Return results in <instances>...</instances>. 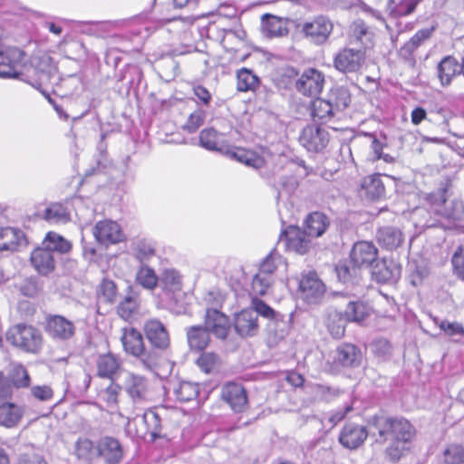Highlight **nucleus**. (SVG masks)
Returning <instances> with one entry per match:
<instances>
[{
  "mask_svg": "<svg viewBox=\"0 0 464 464\" xmlns=\"http://www.w3.org/2000/svg\"><path fill=\"white\" fill-rule=\"evenodd\" d=\"M300 299L308 305L321 304L326 294V285L314 271L304 273L299 281Z\"/></svg>",
  "mask_w": 464,
  "mask_h": 464,
  "instance_id": "obj_5",
  "label": "nucleus"
},
{
  "mask_svg": "<svg viewBox=\"0 0 464 464\" xmlns=\"http://www.w3.org/2000/svg\"><path fill=\"white\" fill-rule=\"evenodd\" d=\"M31 392L40 401H49L53 395V390L47 385L34 386L31 389Z\"/></svg>",
  "mask_w": 464,
  "mask_h": 464,
  "instance_id": "obj_60",
  "label": "nucleus"
},
{
  "mask_svg": "<svg viewBox=\"0 0 464 464\" xmlns=\"http://www.w3.org/2000/svg\"><path fill=\"white\" fill-rule=\"evenodd\" d=\"M162 280L166 286L172 291H177L181 288L182 276L174 269H166L162 275Z\"/></svg>",
  "mask_w": 464,
  "mask_h": 464,
  "instance_id": "obj_54",
  "label": "nucleus"
},
{
  "mask_svg": "<svg viewBox=\"0 0 464 464\" xmlns=\"http://www.w3.org/2000/svg\"><path fill=\"white\" fill-rule=\"evenodd\" d=\"M6 340L25 352L36 353L41 347L42 335L36 328L19 324L7 331Z\"/></svg>",
  "mask_w": 464,
  "mask_h": 464,
  "instance_id": "obj_4",
  "label": "nucleus"
},
{
  "mask_svg": "<svg viewBox=\"0 0 464 464\" xmlns=\"http://www.w3.org/2000/svg\"><path fill=\"white\" fill-rule=\"evenodd\" d=\"M373 280L381 284H393L401 277L400 263H370Z\"/></svg>",
  "mask_w": 464,
  "mask_h": 464,
  "instance_id": "obj_21",
  "label": "nucleus"
},
{
  "mask_svg": "<svg viewBox=\"0 0 464 464\" xmlns=\"http://www.w3.org/2000/svg\"><path fill=\"white\" fill-rule=\"evenodd\" d=\"M147 339L157 349L165 350L169 345V333L164 324L157 319H150L144 325Z\"/></svg>",
  "mask_w": 464,
  "mask_h": 464,
  "instance_id": "obj_20",
  "label": "nucleus"
},
{
  "mask_svg": "<svg viewBox=\"0 0 464 464\" xmlns=\"http://www.w3.org/2000/svg\"><path fill=\"white\" fill-rule=\"evenodd\" d=\"M365 62V53L362 49L344 48L334 57V67L344 73L358 72Z\"/></svg>",
  "mask_w": 464,
  "mask_h": 464,
  "instance_id": "obj_9",
  "label": "nucleus"
},
{
  "mask_svg": "<svg viewBox=\"0 0 464 464\" xmlns=\"http://www.w3.org/2000/svg\"><path fill=\"white\" fill-rule=\"evenodd\" d=\"M197 364L202 372L206 373H213L218 371L221 360L215 353H203L197 359Z\"/></svg>",
  "mask_w": 464,
  "mask_h": 464,
  "instance_id": "obj_41",
  "label": "nucleus"
},
{
  "mask_svg": "<svg viewBox=\"0 0 464 464\" xmlns=\"http://www.w3.org/2000/svg\"><path fill=\"white\" fill-rule=\"evenodd\" d=\"M93 234L102 246L107 247L116 243V225L111 220L98 222L94 227Z\"/></svg>",
  "mask_w": 464,
  "mask_h": 464,
  "instance_id": "obj_26",
  "label": "nucleus"
},
{
  "mask_svg": "<svg viewBox=\"0 0 464 464\" xmlns=\"http://www.w3.org/2000/svg\"><path fill=\"white\" fill-rule=\"evenodd\" d=\"M72 243L57 234L50 231L46 234L40 246L34 249L30 261H54L62 255L72 250Z\"/></svg>",
  "mask_w": 464,
  "mask_h": 464,
  "instance_id": "obj_3",
  "label": "nucleus"
},
{
  "mask_svg": "<svg viewBox=\"0 0 464 464\" xmlns=\"http://www.w3.org/2000/svg\"><path fill=\"white\" fill-rule=\"evenodd\" d=\"M205 300L213 306H220L225 300L224 295L218 290H212L208 293Z\"/></svg>",
  "mask_w": 464,
  "mask_h": 464,
  "instance_id": "obj_64",
  "label": "nucleus"
},
{
  "mask_svg": "<svg viewBox=\"0 0 464 464\" xmlns=\"http://www.w3.org/2000/svg\"><path fill=\"white\" fill-rule=\"evenodd\" d=\"M367 436L368 431L365 427L355 423H347L340 432L339 442L346 449L355 450L364 442Z\"/></svg>",
  "mask_w": 464,
  "mask_h": 464,
  "instance_id": "obj_19",
  "label": "nucleus"
},
{
  "mask_svg": "<svg viewBox=\"0 0 464 464\" xmlns=\"http://www.w3.org/2000/svg\"><path fill=\"white\" fill-rule=\"evenodd\" d=\"M40 290L38 283L32 277L24 280V284L20 286L21 293L29 297L35 296Z\"/></svg>",
  "mask_w": 464,
  "mask_h": 464,
  "instance_id": "obj_58",
  "label": "nucleus"
},
{
  "mask_svg": "<svg viewBox=\"0 0 464 464\" xmlns=\"http://www.w3.org/2000/svg\"><path fill=\"white\" fill-rule=\"evenodd\" d=\"M45 330L52 338L59 341L69 340L75 334L74 324L62 315H49Z\"/></svg>",
  "mask_w": 464,
  "mask_h": 464,
  "instance_id": "obj_15",
  "label": "nucleus"
},
{
  "mask_svg": "<svg viewBox=\"0 0 464 464\" xmlns=\"http://www.w3.org/2000/svg\"><path fill=\"white\" fill-rule=\"evenodd\" d=\"M369 138H371V150H372V160H381V156L382 153L383 143H382L378 139H376L372 134H367Z\"/></svg>",
  "mask_w": 464,
  "mask_h": 464,
  "instance_id": "obj_61",
  "label": "nucleus"
},
{
  "mask_svg": "<svg viewBox=\"0 0 464 464\" xmlns=\"http://www.w3.org/2000/svg\"><path fill=\"white\" fill-rule=\"evenodd\" d=\"M6 377L10 380L13 389L27 388L30 385L29 373L21 364L14 365Z\"/></svg>",
  "mask_w": 464,
  "mask_h": 464,
  "instance_id": "obj_37",
  "label": "nucleus"
},
{
  "mask_svg": "<svg viewBox=\"0 0 464 464\" xmlns=\"http://www.w3.org/2000/svg\"><path fill=\"white\" fill-rule=\"evenodd\" d=\"M206 113L202 110H197L188 117L184 129L189 133L195 132L204 122Z\"/></svg>",
  "mask_w": 464,
  "mask_h": 464,
  "instance_id": "obj_55",
  "label": "nucleus"
},
{
  "mask_svg": "<svg viewBox=\"0 0 464 464\" xmlns=\"http://www.w3.org/2000/svg\"><path fill=\"white\" fill-rule=\"evenodd\" d=\"M324 85V75L316 69L305 70L295 82L296 90L306 96L321 93Z\"/></svg>",
  "mask_w": 464,
  "mask_h": 464,
  "instance_id": "obj_11",
  "label": "nucleus"
},
{
  "mask_svg": "<svg viewBox=\"0 0 464 464\" xmlns=\"http://www.w3.org/2000/svg\"><path fill=\"white\" fill-rule=\"evenodd\" d=\"M25 245L26 238L22 230L9 227L0 228V251L14 252Z\"/></svg>",
  "mask_w": 464,
  "mask_h": 464,
  "instance_id": "obj_22",
  "label": "nucleus"
},
{
  "mask_svg": "<svg viewBox=\"0 0 464 464\" xmlns=\"http://www.w3.org/2000/svg\"><path fill=\"white\" fill-rule=\"evenodd\" d=\"M75 455L79 459L92 460L97 458L96 446L89 439H79L75 444Z\"/></svg>",
  "mask_w": 464,
  "mask_h": 464,
  "instance_id": "obj_46",
  "label": "nucleus"
},
{
  "mask_svg": "<svg viewBox=\"0 0 464 464\" xmlns=\"http://www.w3.org/2000/svg\"><path fill=\"white\" fill-rule=\"evenodd\" d=\"M334 270L338 280L343 284H356L361 276L359 263H338Z\"/></svg>",
  "mask_w": 464,
  "mask_h": 464,
  "instance_id": "obj_28",
  "label": "nucleus"
},
{
  "mask_svg": "<svg viewBox=\"0 0 464 464\" xmlns=\"http://www.w3.org/2000/svg\"><path fill=\"white\" fill-rule=\"evenodd\" d=\"M124 388L132 398H142L147 390L145 378L127 373Z\"/></svg>",
  "mask_w": 464,
  "mask_h": 464,
  "instance_id": "obj_36",
  "label": "nucleus"
},
{
  "mask_svg": "<svg viewBox=\"0 0 464 464\" xmlns=\"http://www.w3.org/2000/svg\"><path fill=\"white\" fill-rule=\"evenodd\" d=\"M300 27L306 39L320 45L329 39L334 30V23L328 16L320 14L304 22Z\"/></svg>",
  "mask_w": 464,
  "mask_h": 464,
  "instance_id": "obj_7",
  "label": "nucleus"
},
{
  "mask_svg": "<svg viewBox=\"0 0 464 464\" xmlns=\"http://www.w3.org/2000/svg\"><path fill=\"white\" fill-rule=\"evenodd\" d=\"M14 390L10 383V380L0 372V401L10 399L13 395Z\"/></svg>",
  "mask_w": 464,
  "mask_h": 464,
  "instance_id": "obj_59",
  "label": "nucleus"
},
{
  "mask_svg": "<svg viewBox=\"0 0 464 464\" xmlns=\"http://www.w3.org/2000/svg\"><path fill=\"white\" fill-rule=\"evenodd\" d=\"M255 311L256 314L261 315L269 321L270 324L284 323V315L275 311L272 307L266 304L264 301L255 296L251 299L250 308Z\"/></svg>",
  "mask_w": 464,
  "mask_h": 464,
  "instance_id": "obj_30",
  "label": "nucleus"
},
{
  "mask_svg": "<svg viewBox=\"0 0 464 464\" xmlns=\"http://www.w3.org/2000/svg\"><path fill=\"white\" fill-rule=\"evenodd\" d=\"M419 4V0H388L387 10L394 17L407 16L415 11Z\"/></svg>",
  "mask_w": 464,
  "mask_h": 464,
  "instance_id": "obj_32",
  "label": "nucleus"
},
{
  "mask_svg": "<svg viewBox=\"0 0 464 464\" xmlns=\"http://www.w3.org/2000/svg\"><path fill=\"white\" fill-rule=\"evenodd\" d=\"M433 206L435 212L448 220L456 222L464 218V202L459 198L446 199L444 194L440 193Z\"/></svg>",
  "mask_w": 464,
  "mask_h": 464,
  "instance_id": "obj_13",
  "label": "nucleus"
},
{
  "mask_svg": "<svg viewBox=\"0 0 464 464\" xmlns=\"http://www.w3.org/2000/svg\"><path fill=\"white\" fill-rule=\"evenodd\" d=\"M368 315L367 306L360 301H350L344 316L350 322H361Z\"/></svg>",
  "mask_w": 464,
  "mask_h": 464,
  "instance_id": "obj_47",
  "label": "nucleus"
},
{
  "mask_svg": "<svg viewBox=\"0 0 464 464\" xmlns=\"http://www.w3.org/2000/svg\"><path fill=\"white\" fill-rule=\"evenodd\" d=\"M328 101L334 111H341L346 109L351 102L349 91L343 87H338L332 91Z\"/></svg>",
  "mask_w": 464,
  "mask_h": 464,
  "instance_id": "obj_38",
  "label": "nucleus"
},
{
  "mask_svg": "<svg viewBox=\"0 0 464 464\" xmlns=\"http://www.w3.org/2000/svg\"><path fill=\"white\" fill-rule=\"evenodd\" d=\"M97 368L100 377L109 379L111 382L104 391L102 398L109 406L113 407L116 404V387L113 385L116 359L111 354L101 356L97 362Z\"/></svg>",
  "mask_w": 464,
  "mask_h": 464,
  "instance_id": "obj_10",
  "label": "nucleus"
},
{
  "mask_svg": "<svg viewBox=\"0 0 464 464\" xmlns=\"http://www.w3.org/2000/svg\"><path fill=\"white\" fill-rule=\"evenodd\" d=\"M161 424L160 415L154 411H148L142 416L132 420H128L127 432L137 437L150 435L151 440L160 438Z\"/></svg>",
  "mask_w": 464,
  "mask_h": 464,
  "instance_id": "obj_6",
  "label": "nucleus"
},
{
  "mask_svg": "<svg viewBox=\"0 0 464 464\" xmlns=\"http://www.w3.org/2000/svg\"><path fill=\"white\" fill-rule=\"evenodd\" d=\"M229 318L217 308H208L206 312L204 327L217 338L226 339L230 331Z\"/></svg>",
  "mask_w": 464,
  "mask_h": 464,
  "instance_id": "obj_14",
  "label": "nucleus"
},
{
  "mask_svg": "<svg viewBox=\"0 0 464 464\" xmlns=\"http://www.w3.org/2000/svg\"><path fill=\"white\" fill-rule=\"evenodd\" d=\"M24 415V409L14 402L0 404V426L7 429L16 427Z\"/></svg>",
  "mask_w": 464,
  "mask_h": 464,
  "instance_id": "obj_24",
  "label": "nucleus"
},
{
  "mask_svg": "<svg viewBox=\"0 0 464 464\" xmlns=\"http://www.w3.org/2000/svg\"><path fill=\"white\" fill-rule=\"evenodd\" d=\"M218 132L213 128L203 130L199 135V142L202 147L209 150H220L218 147Z\"/></svg>",
  "mask_w": 464,
  "mask_h": 464,
  "instance_id": "obj_51",
  "label": "nucleus"
},
{
  "mask_svg": "<svg viewBox=\"0 0 464 464\" xmlns=\"http://www.w3.org/2000/svg\"><path fill=\"white\" fill-rule=\"evenodd\" d=\"M97 458H102L107 464H116V439L102 438L97 446Z\"/></svg>",
  "mask_w": 464,
  "mask_h": 464,
  "instance_id": "obj_31",
  "label": "nucleus"
},
{
  "mask_svg": "<svg viewBox=\"0 0 464 464\" xmlns=\"http://www.w3.org/2000/svg\"><path fill=\"white\" fill-rule=\"evenodd\" d=\"M361 361L362 353L355 345L342 343L334 352L330 362L331 371L338 372L343 368H354L360 365Z\"/></svg>",
  "mask_w": 464,
  "mask_h": 464,
  "instance_id": "obj_8",
  "label": "nucleus"
},
{
  "mask_svg": "<svg viewBox=\"0 0 464 464\" xmlns=\"http://www.w3.org/2000/svg\"><path fill=\"white\" fill-rule=\"evenodd\" d=\"M227 153H229L231 158L237 160L239 162H242L247 166L257 167L256 162L259 160L256 159L253 154L244 150L237 149L234 151H227Z\"/></svg>",
  "mask_w": 464,
  "mask_h": 464,
  "instance_id": "obj_56",
  "label": "nucleus"
},
{
  "mask_svg": "<svg viewBox=\"0 0 464 464\" xmlns=\"http://www.w3.org/2000/svg\"><path fill=\"white\" fill-rule=\"evenodd\" d=\"M187 338L189 347L192 350H204L209 341V333L202 325L191 326L187 330Z\"/></svg>",
  "mask_w": 464,
  "mask_h": 464,
  "instance_id": "obj_27",
  "label": "nucleus"
},
{
  "mask_svg": "<svg viewBox=\"0 0 464 464\" xmlns=\"http://www.w3.org/2000/svg\"><path fill=\"white\" fill-rule=\"evenodd\" d=\"M265 26L266 30L272 36L280 35L282 33L281 21L275 16H271Z\"/></svg>",
  "mask_w": 464,
  "mask_h": 464,
  "instance_id": "obj_62",
  "label": "nucleus"
},
{
  "mask_svg": "<svg viewBox=\"0 0 464 464\" xmlns=\"http://www.w3.org/2000/svg\"><path fill=\"white\" fill-rule=\"evenodd\" d=\"M378 250L369 241H360L353 245L351 251V261H376Z\"/></svg>",
  "mask_w": 464,
  "mask_h": 464,
  "instance_id": "obj_29",
  "label": "nucleus"
},
{
  "mask_svg": "<svg viewBox=\"0 0 464 464\" xmlns=\"http://www.w3.org/2000/svg\"><path fill=\"white\" fill-rule=\"evenodd\" d=\"M407 270L410 282L414 286L420 285L430 274L427 263H407Z\"/></svg>",
  "mask_w": 464,
  "mask_h": 464,
  "instance_id": "obj_44",
  "label": "nucleus"
},
{
  "mask_svg": "<svg viewBox=\"0 0 464 464\" xmlns=\"http://www.w3.org/2000/svg\"><path fill=\"white\" fill-rule=\"evenodd\" d=\"M312 392L318 400L326 402L335 400L342 393L339 388L324 384H314L312 387Z\"/></svg>",
  "mask_w": 464,
  "mask_h": 464,
  "instance_id": "obj_48",
  "label": "nucleus"
},
{
  "mask_svg": "<svg viewBox=\"0 0 464 464\" xmlns=\"http://www.w3.org/2000/svg\"><path fill=\"white\" fill-rule=\"evenodd\" d=\"M285 246L288 250L298 254H305L311 247V236H308L305 229L298 227L289 226L284 232Z\"/></svg>",
  "mask_w": 464,
  "mask_h": 464,
  "instance_id": "obj_17",
  "label": "nucleus"
},
{
  "mask_svg": "<svg viewBox=\"0 0 464 464\" xmlns=\"http://www.w3.org/2000/svg\"><path fill=\"white\" fill-rule=\"evenodd\" d=\"M44 218L52 224L67 223L70 220L68 209L61 203H52L44 210Z\"/></svg>",
  "mask_w": 464,
  "mask_h": 464,
  "instance_id": "obj_34",
  "label": "nucleus"
},
{
  "mask_svg": "<svg viewBox=\"0 0 464 464\" xmlns=\"http://www.w3.org/2000/svg\"><path fill=\"white\" fill-rule=\"evenodd\" d=\"M361 187L362 189L365 192V196L372 200L379 198L384 193V186L381 180L380 176L378 175H372L364 178Z\"/></svg>",
  "mask_w": 464,
  "mask_h": 464,
  "instance_id": "obj_35",
  "label": "nucleus"
},
{
  "mask_svg": "<svg viewBox=\"0 0 464 464\" xmlns=\"http://www.w3.org/2000/svg\"><path fill=\"white\" fill-rule=\"evenodd\" d=\"M234 328L237 334L243 338L257 334L259 324L257 315L251 309H244L235 315Z\"/></svg>",
  "mask_w": 464,
  "mask_h": 464,
  "instance_id": "obj_18",
  "label": "nucleus"
},
{
  "mask_svg": "<svg viewBox=\"0 0 464 464\" xmlns=\"http://www.w3.org/2000/svg\"><path fill=\"white\" fill-rule=\"evenodd\" d=\"M18 464H47L35 453H24L19 457Z\"/></svg>",
  "mask_w": 464,
  "mask_h": 464,
  "instance_id": "obj_63",
  "label": "nucleus"
},
{
  "mask_svg": "<svg viewBox=\"0 0 464 464\" xmlns=\"http://www.w3.org/2000/svg\"><path fill=\"white\" fill-rule=\"evenodd\" d=\"M198 386L189 382H181L174 388V394L178 401L186 402L196 399L198 395Z\"/></svg>",
  "mask_w": 464,
  "mask_h": 464,
  "instance_id": "obj_40",
  "label": "nucleus"
},
{
  "mask_svg": "<svg viewBox=\"0 0 464 464\" xmlns=\"http://www.w3.org/2000/svg\"><path fill=\"white\" fill-rule=\"evenodd\" d=\"M237 90L239 92H247L255 90L258 85V78L248 69L243 68L237 72Z\"/></svg>",
  "mask_w": 464,
  "mask_h": 464,
  "instance_id": "obj_45",
  "label": "nucleus"
},
{
  "mask_svg": "<svg viewBox=\"0 0 464 464\" xmlns=\"http://www.w3.org/2000/svg\"><path fill=\"white\" fill-rule=\"evenodd\" d=\"M346 321V318H343L342 314L338 312L329 314L326 325L334 338L339 339L343 336Z\"/></svg>",
  "mask_w": 464,
  "mask_h": 464,
  "instance_id": "obj_43",
  "label": "nucleus"
},
{
  "mask_svg": "<svg viewBox=\"0 0 464 464\" xmlns=\"http://www.w3.org/2000/svg\"><path fill=\"white\" fill-rule=\"evenodd\" d=\"M329 218L321 212H313L304 220V228L308 236L321 237L329 227Z\"/></svg>",
  "mask_w": 464,
  "mask_h": 464,
  "instance_id": "obj_25",
  "label": "nucleus"
},
{
  "mask_svg": "<svg viewBox=\"0 0 464 464\" xmlns=\"http://www.w3.org/2000/svg\"><path fill=\"white\" fill-rule=\"evenodd\" d=\"M136 281L144 288L153 289L157 285L158 276L152 268L143 266L136 275Z\"/></svg>",
  "mask_w": 464,
  "mask_h": 464,
  "instance_id": "obj_50",
  "label": "nucleus"
},
{
  "mask_svg": "<svg viewBox=\"0 0 464 464\" xmlns=\"http://www.w3.org/2000/svg\"><path fill=\"white\" fill-rule=\"evenodd\" d=\"M440 328L448 335L452 337L464 335V328L462 324L457 322L451 323L449 321H441L440 324Z\"/></svg>",
  "mask_w": 464,
  "mask_h": 464,
  "instance_id": "obj_57",
  "label": "nucleus"
},
{
  "mask_svg": "<svg viewBox=\"0 0 464 464\" xmlns=\"http://www.w3.org/2000/svg\"><path fill=\"white\" fill-rule=\"evenodd\" d=\"M351 37L367 46L371 43L372 34L363 21L356 20L351 25Z\"/></svg>",
  "mask_w": 464,
  "mask_h": 464,
  "instance_id": "obj_49",
  "label": "nucleus"
},
{
  "mask_svg": "<svg viewBox=\"0 0 464 464\" xmlns=\"http://www.w3.org/2000/svg\"><path fill=\"white\" fill-rule=\"evenodd\" d=\"M438 78L442 86H449L452 79L460 73V64L453 56L444 57L437 66Z\"/></svg>",
  "mask_w": 464,
  "mask_h": 464,
  "instance_id": "obj_23",
  "label": "nucleus"
},
{
  "mask_svg": "<svg viewBox=\"0 0 464 464\" xmlns=\"http://www.w3.org/2000/svg\"><path fill=\"white\" fill-rule=\"evenodd\" d=\"M443 464H464V448L450 445L443 452Z\"/></svg>",
  "mask_w": 464,
  "mask_h": 464,
  "instance_id": "obj_52",
  "label": "nucleus"
},
{
  "mask_svg": "<svg viewBox=\"0 0 464 464\" xmlns=\"http://www.w3.org/2000/svg\"><path fill=\"white\" fill-rule=\"evenodd\" d=\"M435 26L419 30L402 47V50L408 53H412L425 41L430 39L435 31Z\"/></svg>",
  "mask_w": 464,
  "mask_h": 464,
  "instance_id": "obj_42",
  "label": "nucleus"
},
{
  "mask_svg": "<svg viewBox=\"0 0 464 464\" xmlns=\"http://www.w3.org/2000/svg\"><path fill=\"white\" fill-rule=\"evenodd\" d=\"M221 398L235 412L243 411L247 406L245 388L238 382H227L221 389Z\"/></svg>",
  "mask_w": 464,
  "mask_h": 464,
  "instance_id": "obj_16",
  "label": "nucleus"
},
{
  "mask_svg": "<svg viewBox=\"0 0 464 464\" xmlns=\"http://www.w3.org/2000/svg\"><path fill=\"white\" fill-rule=\"evenodd\" d=\"M368 424L376 430L378 442L391 440L386 449V456L391 461L397 462L403 453L409 450V444L415 435L413 426L404 419H394L385 415H374Z\"/></svg>",
  "mask_w": 464,
  "mask_h": 464,
  "instance_id": "obj_2",
  "label": "nucleus"
},
{
  "mask_svg": "<svg viewBox=\"0 0 464 464\" xmlns=\"http://www.w3.org/2000/svg\"><path fill=\"white\" fill-rule=\"evenodd\" d=\"M299 140L309 151L323 150L329 142L327 130L317 125H308L303 129Z\"/></svg>",
  "mask_w": 464,
  "mask_h": 464,
  "instance_id": "obj_12",
  "label": "nucleus"
},
{
  "mask_svg": "<svg viewBox=\"0 0 464 464\" xmlns=\"http://www.w3.org/2000/svg\"><path fill=\"white\" fill-rule=\"evenodd\" d=\"M335 113L328 100L315 99L312 103L311 115L314 120L327 121Z\"/></svg>",
  "mask_w": 464,
  "mask_h": 464,
  "instance_id": "obj_39",
  "label": "nucleus"
},
{
  "mask_svg": "<svg viewBox=\"0 0 464 464\" xmlns=\"http://www.w3.org/2000/svg\"><path fill=\"white\" fill-rule=\"evenodd\" d=\"M127 288V295L118 305V315L124 321V325L121 326V342L127 354L138 358L144 369L154 371L158 356L145 350L143 336L133 325L138 319V293L130 285Z\"/></svg>",
  "mask_w": 464,
  "mask_h": 464,
  "instance_id": "obj_1",
  "label": "nucleus"
},
{
  "mask_svg": "<svg viewBox=\"0 0 464 464\" xmlns=\"http://www.w3.org/2000/svg\"><path fill=\"white\" fill-rule=\"evenodd\" d=\"M116 298V285L113 281L103 280L101 285L100 295L98 303L100 305L102 304H112Z\"/></svg>",
  "mask_w": 464,
  "mask_h": 464,
  "instance_id": "obj_53",
  "label": "nucleus"
},
{
  "mask_svg": "<svg viewBox=\"0 0 464 464\" xmlns=\"http://www.w3.org/2000/svg\"><path fill=\"white\" fill-rule=\"evenodd\" d=\"M378 241L382 246L393 249L398 247L402 242V234L396 227H382L378 231Z\"/></svg>",
  "mask_w": 464,
  "mask_h": 464,
  "instance_id": "obj_33",
  "label": "nucleus"
}]
</instances>
